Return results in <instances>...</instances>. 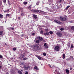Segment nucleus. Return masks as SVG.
Here are the masks:
<instances>
[{"label":"nucleus","instance_id":"1","mask_svg":"<svg viewBox=\"0 0 74 74\" xmlns=\"http://www.w3.org/2000/svg\"><path fill=\"white\" fill-rule=\"evenodd\" d=\"M33 47L34 49H37V50H40L42 48L41 46L39 44H35L33 45Z\"/></svg>","mask_w":74,"mask_h":74},{"label":"nucleus","instance_id":"2","mask_svg":"<svg viewBox=\"0 0 74 74\" xmlns=\"http://www.w3.org/2000/svg\"><path fill=\"white\" fill-rule=\"evenodd\" d=\"M60 20L62 21H67V19L66 18V17L60 16Z\"/></svg>","mask_w":74,"mask_h":74},{"label":"nucleus","instance_id":"3","mask_svg":"<svg viewBox=\"0 0 74 74\" xmlns=\"http://www.w3.org/2000/svg\"><path fill=\"white\" fill-rule=\"evenodd\" d=\"M31 12L33 13H38L39 12V10L38 9H32Z\"/></svg>","mask_w":74,"mask_h":74},{"label":"nucleus","instance_id":"4","mask_svg":"<svg viewBox=\"0 0 74 74\" xmlns=\"http://www.w3.org/2000/svg\"><path fill=\"white\" fill-rule=\"evenodd\" d=\"M24 69L25 70H27L30 69V67L28 65H24Z\"/></svg>","mask_w":74,"mask_h":74},{"label":"nucleus","instance_id":"5","mask_svg":"<svg viewBox=\"0 0 74 74\" xmlns=\"http://www.w3.org/2000/svg\"><path fill=\"white\" fill-rule=\"evenodd\" d=\"M25 55L23 54H21L20 55V57H19V59H20L21 60H23V59H24V57H25Z\"/></svg>","mask_w":74,"mask_h":74},{"label":"nucleus","instance_id":"6","mask_svg":"<svg viewBox=\"0 0 74 74\" xmlns=\"http://www.w3.org/2000/svg\"><path fill=\"white\" fill-rule=\"evenodd\" d=\"M54 49L56 51H59L60 49V47H59V46L56 45V46L55 47Z\"/></svg>","mask_w":74,"mask_h":74},{"label":"nucleus","instance_id":"7","mask_svg":"<svg viewBox=\"0 0 74 74\" xmlns=\"http://www.w3.org/2000/svg\"><path fill=\"white\" fill-rule=\"evenodd\" d=\"M37 40H38L39 42L40 41H42L43 40H44L42 37H40V36L37 37Z\"/></svg>","mask_w":74,"mask_h":74},{"label":"nucleus","instance_id":"8","mask_svg":"<svg viewBox=\"0 0 74 74\" xmlns=\"http://www.w3.org/2000/svg\"><path fill=\"white\" fill-rule=\"evenodd\" d=\"M44 46L45 47V48H48V44L46 42L44 44Z\"/></svg>","mask_w":74,"mask_h":74},{"label":"nucleus","instance_id":"9","mask_svg":"<svg viewBox=\"0 0 74 74\" xmlns=\"http://www.w3.org/2000/svg\"><path fill=\"white\" fill-rule=\"evenodd\" d=\"M54 21L57 23H58V24H61L62 23L61 22H60V21H57V20H54Z\"/></svg>","mask_w":74,"mask_h":74},{"label":"nucleus","instance_id":"10","mask_svg":"<svg viewBox=\"0 0 74 74\" xmlns=\"http://www.w3.org/2000/svg\"><path fill=\"white\" fill-rule=\"evenodd\" d=\"M11 72L12 74H14L15 73V71L14 69L11 70Z\"/></svg>","mask_w":74,"mask_h":74},{"label":"nucleus","instance_id":"11","mask_svg":"<svg viewBox=\"0 0 74 74\" xmlns=\"http://www.w3.org/2000/svg\"><path fill=\"white\" fill-rule=\"evenodd\" d=\"M65 71L67 74H69L70 73L69 70L68 69H66Z\"/></svg>","mask_w":74,"mask_h":74},{"label":"nucleus","instance_id":"12","mask_svg":"<svg viewBox=\"0 0 74 74\" xmlns=\"http://www.w3.org/2000/svg\"><path fill=\"white\" fill-rule=\"evenodd\" d=\"M46 32V33H44L43 34L44 35H45V36H48L49 33V32Z\"/></svg>","mask_w":74,"mask_h":74},{"label":"nucleus","instance_id":"13","mask_svg":"<svg viewBox=\"0 0 74 74\" xmlns=\"http://www.w3.org/2000/svg\"><path fill=\"white\" fill-rule=\"evenodd\" d=\"M57 35L58 36H62V34L61 33H60V32H57Z\"/></svg>","mask_w":74,"mask_h":74},{"label":"nucleus","instance_id":"14","mask_svg":"<svg viewBox=\"0 0 74 74\" xmlns=\"http://www.w3.org/2000/svg\"><path fill=\"white\" fill-rule=\"evenodd\" d=\"M33 18H34V19H36L37 18V16H36L35 14H33Z\"/></svg>","mask_w":74,"mask_h":74},{"label":"nucleus","instance_id":"15","mask_svg":"<svg viewBox=\"0 0 74 74\" xmlns=\"http://www.w3.org/2000/svg\"><path fill=\"white\" fill-rule=\"evenodd\" d=\"M40 12L41 14H46V12H44V11H42V10H40Z\"/></svg>","mask_w":74,"mask_h":74},{"label":"nucleus","instance_id":"16","mask_svg":"<svg viewBox=\"0 0 74 74\" xmlns=\"http://www.w3.org/2000/svg\"><path fill=\"white\" fill-rule=\"evenodd\" d=\"M32 4H31L29 6H28V8L29 9V10H31V9L32 8Z\"/></svg>","mask_w":74,"mask_h":74},{"label":"nucleus","instance_id":"17","mask_svg":"<svg viewBox=\"0 0 74 74\" xmlns=\"http://www.w3.org/2000/svg\"><path fill=\"white\" fill-rule=\"evenodd\" d=\"M10 16V14H8V13H7V14H6V18H7V16L9 17Z\"/></svg>","mask_w":74,"mask_h":74},{"label":"nucleus","instance_id":"18","mask_svg":"<svg viewBox=\"0 0 74 74\" xmlns=\"http://www.w3.org/2000/svg\"><path fill=\"white\" fill-rule=\"evenodd\" d=\"M36 57L38 58V59H39V60H41V58L40 56H38V55H36Z\"/></svg>","mask_w":74,"mask_h":74},{"label":"nucleus","instance_id":"19","mask_svg":"<svg viewBox=\"0 0 74 74\" xmlns=\"http://www.w3.org/2000/svg\"><path fill=\"white\" fill-rule=\"evenodd\" d=\"M73 45V44H72L71 46V48H74V47Z\"/></svg>","mask_w":74,"mask_h":74},{"label":"nucleus","instance_id":"20","mask_svg":"<svg viewBox=\"0 0 74 74\" xmlns=\"http://www.w3.org/2000/svg\"><path fill=\"white\" fill-rule=\"evenodd\" d=\"M70 6L69 5H68V6L66 8H65V10H68V9H69V8H70Z\"/></svg>","mask_w":74,"mask_h":74},{"label":"nucleus","instance_id":"21","mask_svg":"<svg viewBox=\"0 0 74 74\" xmlns=\"http://www.w3.org/2000/svg\"><path fill=\"white\" fill-rule=\"evenodd\" d=\"M62 58L63 59H64L65 58V53H64L62 55Z\"/></svg>","mask_w":74,"mask_h":74},{"label":"nucleus","instance_id":"22","mask_svg":"<svg viewBox=\"0 0 74 74\" xmlns=\"http://www.w3.org/2000/svg\"><path fill=\"white\" fill-rule=\"evenodd\" d=\"M3 33V31H0V36H1V35H2Z\"/></svg>","mask_w":74,"mask_h":74},{"label":"nucleus","instance_id":"23","mask_svg":"<svg viewBox=\"0 0 74 74\" xmlns=\"http://www.w3.org/2000/svg\"><path fill=\"white\" fill-rule=\"evenodd\" d=\"M62 0H58V3H61Z\"/></svg>","mask_w":74,"mask_h":74},{"label":"nucleus","instance_id":"24","mask_svg":"<svg viewBox=\"0 0 74 74\" xmlns=\"http://www.w3.org/2000/svg\"><path fill=\"white\" fill-rule=\"evenodd\" d=\"M40 2V1H37V2H36V5H39Z\"/></svg>","mask_w":74,"mask_h":74},{"label":"nucleus","instance_id":"25","mask_svg":"<svg viewBox=\"0 0 74 74\" xmlns=\"http://www.w3.org/2000/svg\"><path fill=\"white\" fill-rule=\"evenodd\" d=\"M36 43H37V44H39L40 41H39V40H36Z\"/></svg>","mask_w":74,"mask_h":74},{"label":"nucleus","instance_id":"26","mask_svg":"<svg viewBox=\"0 0 74 74\" xmlns=\"http://www.w3.org/2000/svg\"><path fill=\"white\" fill-rule=\"evenodd\" d=\"M40 34H44V31H43V30H41L40 31Z\"/></svg>","mask_w":74,"mask_h":74},{"label":"nucleus","instance_id":"27","mask_svg":"<svg viewBox=\"0 0 74 74\" xmlns=\"http://www.w3.org/2000/svg\"><path fill=\"white\" fill-rule=\"evenodd\" d=\"M0 17L1 18H3V14H0Z\"/></svg>","mask_w":74,"mask_h":74},{"label":"nucleus","instance_id":"28","mask_svg":"<svg viewBox=\"0 0 74 74\" xmlns=\"http://www.w3.org/2000/svg\"><path fill=\"white\" fill-rule=\"evenodd\" d=\"M34 68L36 70H38L39 69L38 68L37 66H35Z\"/></svg>","mask_w":74,"mask_h":74},{"label":"nucleus","instance_id":"29","mask_svg":"<svg viewBox=\"0 0 74 74\" xmlns=\"http://www.w3.org/2000/svg\"><path fill=\"white\" fill-rule=\"evenodd\" d=\"M18 73H19V74H22V72H21V71H20V70H19L18 71Z\"/></svg>","mask_w":74,"mask_h":74},{"label":"nucleus","instance_id":"30","mask_svg":"<svg viewBox=\"0 0 74 74\" xmlns=\"http://www.w3.org/2000/svg\"><path fill=\"white\" fill-rule=\"evenodd\" d=\"M49 33L50 34L52 35L53 34V32H52L51 31H50Z\"/></svg>","mask_w":74,"mask_h":74},{"label":"nucleus","instance_id":"31","mask_svg":"<svg viewBox=\"0 0 74 74\" xmlns=\"http://www.w3.org/2000/svg\"><path fill=\"white\" fill-rule=\"evenodd\" d=\"M24 62H22L21 63H20V64H21V65H24Z\"/></svg>","mask_w":74,"mask_h":74},{"label":"nucleus","instance_id":"32","mask_svg":"<svg viewBox=\"0 0 74 74\" xmlns=\"http://www.w3.org/2000/svg\"><path fill=\"white\" fill-rule=\"evenodd\" d=\"M12 49L13 50V51H16V50L17 48H14Z\"/></svg>","mask_w":74,"mask_h":74},{"label":"nucleus","instance_id":"33","mask_svg":"<svg viewBox=\"0 0 74 74\" xmlns=\"http://www.w3.org/2000/svg\"><path fill=\"white\" fill-rule=\"evenodd\" d=\"M27 58H24L23 59V60H27Z\"/></svg>","mask_w":74,"mask_h":74},{"label":"nucleus","instance_id":"34","mask_svg":"<svg viewBox=\"0 0 74 74\" xmlns=\"http://www.w3.org/2000/svg\"><path fill=\"white\" fill-rule=\"evenodd\" d=\"M71 29L73 31H74V26L73 27H71Z\"/></svg>","mask_w":74,"mask_h":74},{"label":"nucleus","instance_id":"35","mask_svg":"<svg viewBox=\"0 0 74 74\" xmlns=\"http://www.w3.org/2000/svg\"><path fill=\"white\" fill-rule=\"evenodd\" d=\"M9 9H8L6 10H5V12H9Z\"/></svg>","mask_w":74,"mask_h":74},{"label":"nucleus","instance_id":"36","mask_svg":"<svg viewBox=\"0 0 74 74\" xmlns=\"http://www.w3.org/2000/svg\"><path fill=\"white\" fill-rule=\"evenodd\" d=\"M8 4L9 5H11L10 2V1H9V0H8Z\"/></svg>","mask_w":74,"mask_h":74},{"label":"nucleus","instance_id":"37","mask_svg":"<svg viewBox=\"0 0 74 74\" xmlns=\"http://www.w3.org/2000/svg\"><path fill=\"white\" fill-rule=\"evenodd\" d=\"M45 32H49V30L47 28L46 29H45Z\"/></svg>","mask_w":74,"mask_h":74},{"label":"nucleus","instance_id":"38","mask_svg":"<svg viewBox=\"0 0 74 74\" xmlns=\"http://www.w3.org/2000/svg\"><path fill=\"white\" fill-rule=\"evenodd\" d=\"M27 2H24V5H26L27 4Z\"/></svg>","mask_w":74,"mask_h":74},{"label":"nucleus","instance_id":"39","mask_svg":"<svg viewBox=\"0 0 74 74\" xmlns=\"http://www.w3.org/2000/svg\"><path fill=\"white\" fill-rule=\"evenodd\" d=\"M64 30V28H61L60 29V30L61 31H62L63 30Z\"/></svg>","mask_w":74,"mask_h":74},{"label":"nucleus","instance_id":"40","mask_svg":"<svg viewBox=\"0 0 74 74\" xmlns=\"http://www.w3.org/2000/svg\"><path fill=\"white\" fill-rule=\"evenodd\" d=\"M43 55L44 56H46V53H45V52H44V53H43Z\"/></svg>","mask_w":74,"mask_h":74},{"label":"nucleus","instance_id":"41","mask_svg":"<svg viewBox=\"0 0 74 74\" xmlns=\"http://www.w3.org/2000/svg\"><path fill=\"white\" fill-rule=\"evenodd\" d=\"M3 57L2 55H0V58H1V59H2Z\"/></svg>","mask_w":74,"mask_h":74},{"label":"nucleus","instance_id":"42","mask_svg":"<svg viewBox=\"0 0 74 74\" xmlns=\"http://www.w3.org/2000/svg\"><path fill=\"white\" fill-rule=\"evenodd\" d=\"M24 36V34H22L21 35V37H23V36Z\"/></svg>","mask_w":74,"mask_h":74},{"label":"nucleus","instance_id":"43","mask_svg":"<svg viewBox=\"0 0 74 74\" xmlns=\"http://www.w3.org/2000/svg\"><path fill=\"white\" fill-rule=\"evenodd\" d=\"M68 46L69 47H70L71 46V44L70 43H69V44H68Z\"/></svg>","mask_w":74,"mask_h":74},{"label":"nucleus","instance_id":"44","mask_svg":"<svg viewBox=\"0 0 74 74\" xmlns=\"http://www.w3.org/2000/svg\"><path fill=\"white\" fill-rule=\"evenodd\" d=\"M66 60L67 61H69V58H67L66 59Z\"/></svg>","mask_w":74,"mask_h":74},{"label":"nucleus","instance_id":"45","mask_svg":"<svg viewBox=\"0 0 74 74\" xmlns=\"http://www.w3.org/2000/svg\"><path fill=\"white\" fill-rule=\"evenodd\" d=\"M70 70H73V68H72V67H70Z\"/></svg>","mask_w":74,"mask_h":74},{"label":"nucleus","instance_id":"46","mask_svg":"<svg viewBox=\"0 0 74 74\" xmlns=\"http://www.w3.org/2000/svg\"><path fill=\"white\" fill-rule=\"evenodd\" d=\"M28 73L27 72V71H26L25 73V74H28Z\"/></svg>","mask_w":74,"mask_h":74},{"label":"nucleus","instance_id":"47","mask_svg":"<svg viewBox=\"0 0 74 74\" xmlns=\"http://www.w3.org/2000/svg\"><path fill=\"white\" fill-rule=\"evenodd\" d=\"M3 2H4V3L6 2V0H3Z\"/></svg>","mask_w":74,"mask_h":74},{"label":"nucleus","instance_id":"48","mask_svg":"<svg viewBox=\"0 0 74 74\" xmlns=\"http://www.w3.org/2000/svg\"><path fill=\"white\" fill-rule=\"evenodd\" d=\"M0 65H2V62H0Z\"/></svg>","mask_w":74,"mask_h":74},{"label":"nucleus","instance_id":"49","mask_svg":"<svg viewBox=\"0 0 74 74\" xmlns=\"http://www.w3.org/2000/svg\"><path fill=\"white\" fill-rule=\"evenodd\" d=\"M21 14V15H22V16H23V15H24V14H23V13H22Z\"/></svg>","mask_w":74,"mask_h":74},{"label":"nucleus","instance_id":"50","mask_svg":"<svg viewBox=\"0 0 74 74\" xmlns=\"http://www.w3.org/2000/svg\"><path fill=\"white\" fill-rule=\"evenodd\" d=\"M18 19L19 20H20V19H21V18L20 17H18Z\"/></svg>","mask_w":74,"mask_h":74},{"label":"nucleus","instance_id":"51","mask_svg":"<svg viewBox=\"0 0 74 74\" xmlns=\"http://www.w3.org/2000/svg\"><path fill=\"white\" fill-rule=\"evenodd\" d=\"M49 67H50V68H52V69H53L51 65H50L49 66Z\"/></svg>","mask_w":74,"mask_h":74},{"label":"nucleus","instance_id":"52","mask_svg":"<svg viewBox=\"0 0 74 74\" xmlns=\"http://www.w3.org/2000/svg\"><path fill=\"white\" fill-rule=\"evenodd\" d=\"M14 27H12V30H14Z\"/></svg>","mask_w":74,"mask_h":74},{"label":"nucleus","instance_id":"53","mask_svg":"<svg viewBox=\"0 0 74 74\" xmlns=\"http://www.w3.org/2000/svg\"><path fill=\"white\" fill-rule=\"evenodd\" d=\"M70 58H73V56H70Z\"/></svg>","mask_w":74,"mask_h":74},{"label":"nucleus","instance_id":"54","mask_svg":"<svg viewBox=\"0 0 74 74\" xmlns=\"http://www.w3.org/2000/svg\"><path fill=\"white\" fill-rule=\"evenodd\" d=\"M35 34L34 33H32V35H35Z\"/></svg>","mask_w":74,"mask_h":74},{"label":"nucleus","instance_id":"55","mask_svg":"<svg viewBox=\"0 0 74 74\" xmlns=\"http://www.w3.org/2000/svg\"><path fill=\"white\" fill-rule=\"evenodd\" d=\"M2 66V65H0V69L1 68Z\"/></svg>","mask_w":74,"mask_h":74},{"label":"nucleus","instance_id":"56","mask_svg":"<svg viewBox=\"0 0 74 74\" xmlns=\"http://www.w3.org/2000/svg\"><path fill=\"white\" fill-rule=\"evenodd\" d=\"M6 74H9V73L7 72V73H6Z\"/></svg>","mask_w":74,"mask_h":74},{"label":"nucleus","instance_id":"57","mask_svg":"<svg viewBox=\"0 0 74 74\" xmlns=\"http://www.w3.org/2000/svg\"><path fill=\"white\" fill-rule=\"evenodd\" d=\"M30 29H32V30H33V29L32 28H30Z\"/></svg>","mask_w":74,"mask_h":74},{"label":"nucleus","instance_id":"58","mask_svg":"<svg viewBox=\"0 0 74 74\" xmlns=\"http://www.w3.org/2000/svg\"><path fill=\"white\" fill-rule=\"evenodd\" d=\"M5 45H6V43H5Z\"/></svg>","mask_w":74,"mask_h":74},{"label":"nucleus","instance_id":"59","mask_svg":"<svg viewBox=\"0 0 74 74\" xmlns=\"http://www.w3.org/2000/svg\"><path fill=\"white\" fill-rule=\"evenodd\" d=\"M57 74H60V73H58Z\"/></svg>","mask_w":74,"mask_h":74},{"label":"nucleus","instance_id":"60","mask_svg":"<svg viewBox=\"0 0 74 74\" xmlns=\"http://www.w3.org/2000/svg\"><path fill=\"white\" fill-rule=\"evenodd\" d=\"M21 9H22V10H23V8H21Z\"/></svg>","mask_w":74,"mask_h":74}]
</instances>
